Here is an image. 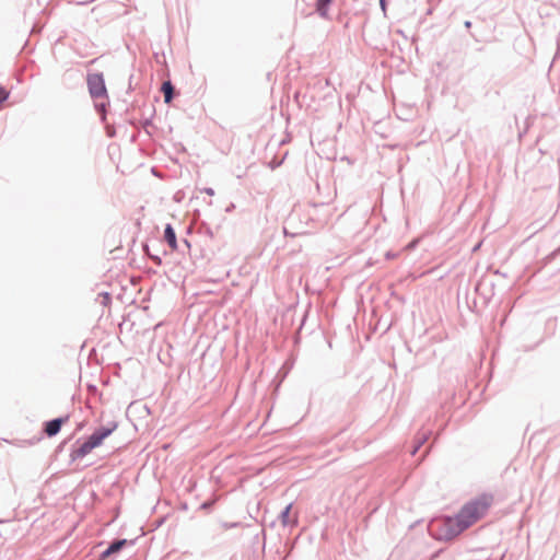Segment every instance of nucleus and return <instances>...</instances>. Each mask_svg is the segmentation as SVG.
<instances>
[{
  "mask_svg": "<svg viewBox=\"0 0 560 560\" xmlns=\"http://www.w3.org/2000/svg\"><path fill=\"white\" fill-rule=\"evenodd\" d=\"M493 504L491 494H481L465 503L458 513L453 517H447L436 524L443 527L440 537L443 539H452L471 527L474 524L482 520Z\"/></svg>",
  "mask_w": 560,
  "mask_h": 560,
  "instance_id": "1",
  "label": "nucleus"
},
{
  "mask_svg": "<svg viewBox=\"0 0 560 560\" xmlns=\"http://www.w3.org/2000/svg\"><path fill=\"white\" fill-rule=\"evenodd\" d=\"M88 86L90 94L94 98L105 97L106 96V86L104 82V78L101 73H91L88 75Z\"/></svg>",
  "mask_w": 560,
  "mask_h": 560,
  "instance_id": "2",
  "label": "nucleus"
},
{
  "mask_svg": "<svg viewBox=\"0 0 560 560\" xmlns=\"http://www.w3.org/2000/svg\"><path fill=\"white\" fill-rule=\"evenodd\" d=\"M110 433V429H103L101 431L94 432L86 441L93 446V448H95L100 446Z\"/></svg>",
  "mask_w": 560,
  "mask_h": 560,
  "instance_id": "3",
  "label": "nucleus"
},
{
  "mask_svg": "<svg viewBox=\"0 0 560 560\" xmlns=\"http://www.w3.org/2000/svg\"><path fill=\"white\" fill-rule=\"evenodd\" d=\"M63 422H65V419H62V418H58V419H54L51 421H48L46 423V427H45L46 434L48 436L56 435L60 431V428H61Z\"/></svg>",
  "mask_w": 560,
  "mask_h": 560,
  "instance_id": "4",
  "label": "nucleus"
},
{
  "mask_svg": "<svg viewBox=\"0 0 560 560\" xmlns=\"http://www.w3.org/2000/svg\"><path fill=\"white\" fill-rule=\"evenodd\" d=\"M164 238L170 245L172 250H175L177 248V242H176V234L174 229L167 224L164 231Z\"/></svg>",
  "mask_w": 560,
  "mask_h": 560,
  "instance_id": "5",
  "label": "nucleus"
},
{
  "mask_svg": "<svg viewBox=\"0 0 560 560\" xmlns=\"http://www.w3.org/2000/svg\"><path fill=\"white\" fill-rule=\"evenodd\" d=\"M93 450V446L88 441H85L77 450L73 451L72 456L73 458H82L89 453H91Z\"/></svg>",
  "mask_w": 560,
  "mask_h": 560,
  "instance_id": "6",
  "label": "nucleus"
},
{
  "mask_svg": "<svg viewBox=\"0 0 560 560\" xmlns=\"http://www.w3.org/2000/svg\"><path fill=\"white\" fill-rule=\"evenodd\" d=\"M127 544L126 539L114 541L104 552L103 558L109 557L110 555L119 551Z\"/></svg>",
  "mask_w": 560,
  "mask_h": 560,
  "instance_id": "7",
  "label": "nucleus"
},
{
  "mask_svg": "<svg viewBox=\"0 0 560 560\" xmlns=\"http://www.w3.org/2000/svg\"><path fill=\"white\" fill-rule=\"evenodd\" d=\"M291 509L292 504H289L284 511L281 513V522L283 525H290L296 523V517L291 518Z\"/></svg>",
  "mask_w": 560,
  "mask_h": 560,
  "instance_id": "8",
  "label": "nucleus"
},
{
  "mask_svg": "<svg viewBox=\"0 0 560 560\" xmlns=\"http://www.w3.org/2000/svg\"><path fill=\"white\" fill-rule=\"evenodd\" d=\"M331 0H317L316 10L322 18L328 16V5Z\"/></svg>",
  "mask_w": 560,
  "mask_h": 560,
  "instance_id": "9",
  "label": "nucleus"
},
{
  "mask_svg": "<svg viewBox=\"0 0 560 560\" xmlns=\"http://www.w3.org/2000/svg\"><path fill=\"white\" fill-rule=\"evenodd\" d=\"M162 92L164 93L165 102L170 103L173 96V85L170 81L162 84Z\"/></svg>",
  "mask_w": 560,
  "mask_h": 560,
  "instance_id": "10",
  "label": "nucleus"
},
{
  "mask_svg": "<svg viewBox=\"0 0 560 560\" xmlns=\"http://www.w3.org/2000/svg\"><path fill=\"white\" fill-rule=\"evenodd\" d=\"M98 299H100V303L103 306L108 307L110 305L112 298H110L109 293H107V292L101 293L98 295Z\"/></svg>",
  "mask_w": 560,
  "mask_h": 560,
  "instance_id": "11",
  "label": "nucleus"
},
{
  "mask_svg": "<svg viewBox=\"0 0 560 560\" xmlns=\"http://www.w3.org/2000/svg\"><path fill=\"white\" fill-rule=\"evenodd\" d=\"M8 96L9 92L4 88L0 86V104L4 102L8 98Z\"/></svg>",
  "mask_w": 560,
  "mask_h": 560,
  "instance_id": "12",
  "label": "nucleus"
},
{
  "mask_svg": "<svg viewBox=\"0 0 560 560\" xmlns=\"http://www.w3.org/2000/svg\"><path fill=\"white\" fill-rule=\"evenodd\" d=\"M380 2H381V5H382L383 10H385V1L384 0H380Z\"/></svg>",
  "mask_w": 560,
  "mask_h": 560,
  "instance_id": "13",
  "label": "nucleus"
}]
</instances>
